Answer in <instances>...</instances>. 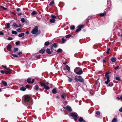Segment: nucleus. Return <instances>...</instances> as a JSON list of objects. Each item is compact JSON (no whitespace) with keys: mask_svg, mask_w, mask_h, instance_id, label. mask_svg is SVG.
Returning a JSON list of instances; mask_svg holds the SVG:
<instances>
[{"mask_svg":"<svg viewBox=\"0 0 122 122\" xmlns=\"http://www.w3.org/2000/svg\"><path fill=\"white\" fill-rule=\"evenodd\" d=\"M62 51V50L61 49H59L57 51L58 52H61Z\"/></svg>","mask_w":122,"mask_h":122,"instance_id":"37","label":"nucleus"},{"mask_svg":"<svg viewBox=\"0 0 122 122\" xmlns=\"http://www.w3.org/2000/svg\"><path fill=\"white\" fill-rule=\"evenodd\" d=\"M38 27L37 26H36L35 28L33 29L31 31L32 34L39 35L41 33V31L39 30H38Z\"/></svg>","mask_w":122,"mask_h":122,"instance_id":"3","label":"nucleus"},{"mask_svg":"<svg viewBox=\"0 0 122 122\" xmlns=\"http://www.w3.org/2000/svg\"><path fill=\"white\" fill-rule=\"evenodd\" d=\"M78 121L80 122H86L81 117H80L78 119Z\"/></svg>","mask_w":122,"mask_h":122,"instance_id":"11","label":"nucleus"},{"mask_svg":"<svg viewBox=\"0 0 122 122\" xmlns=\"http://www.w3.org/2000/svg\"><path fill=\"white\" fill-rule=\"evenodd\" d=\"M26 33L27 35H28L29 34V32L28 31H27L26 32Z\"/></svg>","mask_w":122,"mask_h":122,"instance_id":"64","label":"nucleus"},{"mask_svg":"<svg viewBox=\"0 0 122 122\" xmlns=\"http://www.w3.org/2000/svg\"><path fill=\"white\" fill-rule=\"evenodd\" d=\"M26 89V88H25L24 87H21L20 89V90L22 91H25Z\"/></svg>","mask_w":122,"mask_h":122,"instance_id":"28","label":"nucleus"},{"mask_svg":"<svg viewBox=\"0 0 122 122\" xmlns=\"http://www.w3.org/2000/svg\"><path fill=\"white\" fill-rule=\"evenodd\" d=\"M1 7L3 9L5 10L6 9V8L4 7L3 6H1Z\"/></svg>","mask_w":122,"mask_h":122,"instance_id":"55","label":"nucleus"},{"mask_svg":"<svg viewBox=\"0 0 122 122\" xmlns=\"http://www.w3.org/2000/svg\"><path fill=\"white\" fill-rule=\"evenodd\" d=\"M50 21L51 23H54L55 21V20L54 19H51L50 20Z\"/></svg>","mask_w":122,"mask_h":122,"instance_id":"32","label":"nucleus"},{"mask_svg":"<svg viewBox=\"0 0 122 122\" xmlns=\"http://www.w3.org/2000/svg\"><path fill=\"white\" fill-rule=\"evenodd\" d=\"M64 108L67 110L68 111L71 112L72 111L71 108L69 106H67L66 107H64Z\"/></svg>","mask_w":122,"mask_h":122,"instance_id":"9","label":"nucleus"},{"mask_svg":"<svg viewBox=\"0 0 122 122\" xmlns=\"http://www.w3.org/2000/svg\"><path fill=\"white\" fill-rule=\"evenodd\" d=\"M66 67L67 70L68 71H70V68L69 66L68 65H66Z\"/></svg>","mask_w":122,"mask_h":122,"instance_id":"18","label":"nucleus"},{"mask_svg":"<svg viewBox=\"0 0 122 122\" xmlns=\"http://www.w3.org/2000/svg\"><path fill=\"white\" fill-rule=\"evenodd\" d=\"M35 80L34 79H33L32 80V81H31V83H33L34 82Z\"/></svg>","mask_w":122,"mask_h":122,"instance_id":"58","label":"nucleus"},{"mask_svg":"<svg viewBox=\"0 0 122 122\" xmlns=\"http://www.w3.org/2000/svg\"><path fill=\"white\" fill-rule=\"evenodd\" d=\"M77 76L79 78V81L81 82H84V79L82 78L81 76Z\"/></svg>","mask_w":122,"mask_h":122,"instance_id":"10","label":"nucleus"},{"mask_svg":"<svg viewBox=\"0 0 122 122\" xmlns=\"http://www.w3.org/2000/svg\"><path fill=\"white\" fill-rule=\"evenodd\" d=\"M66 97V95L65 94L62 95L61 96V97L63 99H65Z\"/></svg>","mask_w":122,"mask_h":122,"instance_id":"23","label":"nucleus"},{"mask_svg":"<svg viewBox=\"0 0 122 122\" xmlns=\"http://www.w3.org/2000/svg\"><path fill=\"white\" fill-rule=\"evenodd\" d=\"M120 68V67L119 66H117L116 67L114 68V69L115 70H117V69H118L119 68Z\"/></svg>","mask_w":122,"mask_h":122,"instance_id":"49","label":"nucleus"},{"mask_svg":"<svg viewBox=\"0 0 122 122\" xmlns=\"http://www.w3.org/2000/svg\"><path fill=\"white\" fill-rule=\"evenodd\" d=\"M7 39L9 40H11L13 39V38L11 37H9Z\"/></svg>","mask_w":122,"mask_h":122,"instance_id":"50","label":"nucleus"},{"mask_svg":"<svg viewBox=\"0 0 122 122\" xmlns=\"http://www.w3.org/2000/svg\"><path fill=\"white\" fill-rule=\"evenodd\" d=\"M10 24L9 23H8L7 24L6 27L7 28L9 29L10 28Z\"/></svg>","mask_w":122,"mask_h":122,"instance_id":"38","label":"nucleus"},{"mask_svg":"<svg viewBox=\"0 0 122 122\" xmlns=\"http://www.w3.org/2000/svg\"><path fill=\"white\" fill-rule=\"evenodd\" d=\"M34 89L36 91H38L39 89V87L37 85H36L35 86Z\"/></svg>","mask_w":122,"mask_h":122,"instance_id":"15","label":"nucleus"},{"mask_svg":"<svg viewBox=\"0 0 122 122\" xmlns=\"http://www.w3.org/2000/svg\"><path fill=\"white\" fill-rule=\"evenodd\" d=\"M22 51H20L18 53V55H21L22 54Z\"/></svg>","mask_w":122,"mask_h":122,"instance_id":"57","label":"nucleus"},{"mask_svg":"<svg viewBox=\"0 0 122 122\" xmlns=\"http://www.w3.org/2000/svg\"><path fill=\"white\" fill-rule=\"evenodd\" d=\"M21 22L22 23H24L25 21V20L24 18H23L21 19Z\"/></svg>","mask_w":122,"mask_h":122,"instance_id":"47","label":"nucleus"},{"mask_svg":"<svg viewBox=\"0 0 122 122\" xmlns=\"http://www.w3.org/2000/svg\"><path fill=\"white\" fill-rule=\"evenodd\" d=\"M11 70L10 69V70H7V71H5V74H10L11 73Z\"/></svg>","mask_w":122,"mask_h":122,"instance_id":"13","label":"nucleus"},{"mask_svg":"<svg viewBox=\"0 0 122 122\" xmlns=\"http://www.w3.org/2000/svg\"><path fill=\"white\" fill-rule=\"evenodd\" d=\"M116 60V58L114 57H112L111 59V61L113 62H115Z\"/></svg>","mask_w":122,"mask_h":122,"instance_id":"24","label":"nucleus"},{"mask_svg":"<svg viewBox=\"0 0 122 122\" xmlns=\"http://www.w3.org/2000/svg\"><path fill=\"white\" fill-rule=\"evenodd\" d=\"M41 56L40 55H38L36 56H35V59H38V58H41Z\"/></svg>","mask_w":122,"mask_h":122,"instance_id":"26","label":"nucleus"},{"mask_svg":"<svg viewBox=\"0 0 122 122\" xmlns=\"http://www.w3.org/2000/svg\"><path fill=\"white\" fill-rule=\"evenodd\" d=\"M45 51V49H42L39 51V52L40 53L43 54L44 53Z\"/></svg>","mask_w":122,"mask_h":122,"instance_id":"16","label":"nucleus"},{"mask_svg":"<svg viewBox=\"0 0 122 122\" xmlns=\"http://www.w3.org/2000/svg\"><path fill=\"white\" fill-rule=\"evenodd\" d=\"M119 110L120 112H122V107H121Z\"/></svg>","mask_w":122,"mask_h":122,"instance_id":"59","label":"nucleus"},{"mask_svg":"<svg viewBox=\"0 0 122 122\" xmlns=\"http://www.w3.org/2000/svg\"><path fill=\"white\" fill-rule=\"evenodd\" d=\"M115 79L116 80L118 81L120 80V77H116Z\"/></svg>","mask_w":122,"mask_h":122,"instance_id":"46","label":"nucleus"},{"mask_svg":"<svg viewBox=\"0 0 122 122\" xmlns=\"http://www.w3.org/2000/svg\"><path fill=\"white\" fill-rule=\"evenodd\" d=\"M4 68L7 70H10V69L9 67H7L6 66H4L3 65L2 66Z\"/></svg>","mask_w":122,"mask_h":122,"instance_id":"21","label":"nucleus"},{"mask_svg":"<svg viewBox=\"0 0 122 122\" xmlns=\"http://www.w3.org/2000/svg\"><path fill=\"white\" fill-rule=\"evenodd\" d=\"M2 82L5 86H7V83L5 81H2Z\"/></svg>","mask_w":122,"mask_h":122,"instance_id":"27","label":"nucleus"},{"mask_svg":"<svg viewBox=\"0 0 122 122\" xmlns=\"http://www.w3.org/2000/svg\"><path fill=\"white\" fill-rule=\"evenodd\" d=\"M13 25L14 26H17L18 27H19V26L17 25L15 23H14L13 24Z\"/></svg>","mask_w":122,"mask_h":122,"instance_id":"51","label":"nucleus"},{"mask_svg":"<svg viewBox=\"0 0 122 122\" xmlns=\"http://www.w3.org/2000/svg\"><path fill=\"white\" fill-rule=\"evenodd\" d=\"M25 34L24 33H21L19 34L18 35V36L20 37H21L24 36Z\"/></svg>","mask_w":122,"mask_h":122,"instance_id":"22","label":"nucleus"},{"mask_svg":"<svg viewBox=\"0 0 122 122\" xmlns=\"http://www.w3.org/2000/svg\"><path fill=\"white\" fill-rule=\"evenodd\" d=\"M20 41H18L15 42V44L17 45H19L20 44Z\"/></svg>","mask_w":122,"mask_h":122,"instance_id":"48","label":"nucleus"},{"mask_svg":"<svg viewBox=\"0 0 122 122\" xmlns=\"http://www.w3.org/2000/svg\"><path fill=\"white\" fill-rule=\"evenodd\" d=\"M39 83L41 86H44V88L46 90H48L50 89V87L48 86L49 84L48 82L46 83L42 81H40Z\"/></svg>","mask_w":122,"mask_h":122,"instance_id":"4","label":"nucleus"},{"mask_svg":"<svg viewBox=\"0 0 122 122\" xmlns=\"http://www.w3.org/2000/svg\"><path fill=\"white\" fill-rule=\"evenodd\" d=\"M21 28H20L17 29V30L18 32H20L21 31Z\"/></svg>","mask_w":122,"mask_h":122,"instance_id":"44","label":"nucleus"},{"mask_svg":"<svg viewBox=\"0 0 122 122\" xmlns=\"http://www.w3.org/2000/svg\"><path fill=\"white\" fill-rule=\"evenodd\" d=\"M110 73H111V72L108 71L106 72L105 75V76L107 79V81H105V83L107 85V87L110 86V84H108V83L110 81L109 79L110 77L109 75V74Z\"/></svg>","mask_w":122,"mask_h":122,"instance_id":"2","label":"nucleus"},{"mask_svg":"<svg viewBox=\"0 0 122 122\" xmlns=\"http://www.w3.org/2000/svg\"><path fill=\"white\" fill-rule=\"evenodd\" d=\"M84 25H78V28L76 30V32H78L79 31H80L81 29L84 28Z\"/></svg>","mask_w":122,"mask_h":122,"instance_id":"6","label":"nucleus"},{"mask_svg":"<svg viewBox=\"0 0 122 122\" xmlns=\"http://www.w3.org/2000/svg\"><path fill=\"white\" fill-rule=\"evenodd\" d=\"M37 14V12L35 11H33L31 13V15H34Z\"/></svg>","mask_w":122,"mask_h":122,"instance_id":"19","label":"nucleus"},{"mask_svg":"<svg viewBox=\"0 0 122 122\" xmlns=\"http://www.w3.org/2000/svg\"><path fill=\"white\" fill-rule=\"evenodd\" d=\"M74 72L78 75H81L82 74L83 72L82 69L79 67H77L74 70Z\"/></svg>","mask_w":122,"mask_h":122,"instance_id":"5","label":"nucleus"},{"mask_svg":"<svg viewBox=\"0 0 122 122\" xmlns=\"http://www.w3.org/2000/svg\"><path fill=\"white\" fill-rule=\"evenodd\" d=\"M0 72L2 74H4L5 73V71H4L3 70L0 71Z\"/></svg>","mask_w":122,"mask_h":122,"instance_id":"54","label":"nucleus"},{"mask_svg":"<svg viewBox=\"0 0 122 122\" xmlns=\"http://www.w3.org/2000/svg\"><path fill=\"white\" fill-rule=\"evenodd\" d=\"M11 46L10 45L8 44L7 46V50L9 51H10L11 50Z\"/></svg>","mask_w":122,"mask_h":122,"instance_id":"12","label":"nucleus"},{"mask_svg":"<svg viewBox=\"0 0 122 122\" xmlns=\"http://www.w3.org/2000/svg\"><path fill=\"white\" fill-rule=\"evenodd\" d=\"M109 3H107V7H108V8H110V7H111V5H110V7H109L108 6V5H109Z\"/></svg>","mask_w":122,"mask_h":122,"instance_id":"61","label":"nucleus"},{"mask_svg":"<svg viewBox=\"0 0 122 122\" xmlns=\"http://www.w3.org/2000/svg\"><path fill=\"white\" fill-rule=\"evenodd\" d=\"M51 17L52 18V19H54L56 18V16L55 15H51Z\"/></svg>","mask_w":122,"mask_h":122,"instance_id":"43","label":"nucleus"},{"mask_svg":"<svg viewBox=\"0 0 122 122\" xmlns=\"http://www.w3.org/2000/svg\"><path fill=\"white\" fill-rule=\"evenodd\" d=\"M62 43H65L66 41V40L63 38H62Z\"/></svg>","mask_w":122,"mask_h":122,"instance_id":"29","label":"nucleus"},{"mask_svg":"<svg viewBox=\"0 0 122 122\" xmlns=\"http://www.w3.org/2000/svg\"><path fill=\"white\" fill-rule=\"evenodd\" d=\"M74 79L76 81H79L78 79L77 78L75 77L74 78Z\"/></svg>","mask_w":122,"mask_h":122,"instance_id":"56","label":"nucleus"},{"mask_svg":"<svg viewBox=\"0 0 122 122\" xmlns=\"http://www.w3.org/2000/svg\"><path fill=\"white\" fill-rule=\"evenodd\" d=\"M24 100L25 105H28L29 106L28 107V108L30 107V106L32 105L33 104L32 100L30 99V97L27 95L25 96Z\"/></svg>","mask_w":122,"mask_h":122,"instance_id":"1","label":"nucleus"},{"mask_svg":"<svg viewBox=\"0 0 122 122\" xmlns=\"http://www.w3.org/2000/svg\"><path fill=\"white\" fill-rule=\"evenodd\" d=\"M54 3V1H51L49 5L50 6L52 5Z\"/></svg>","mask_w":122,"mask_h":122,"instance_id":"42","label":"nucleus"},{"mask_svg":"<svg viewBox=\"0 0 122 122\" xmlns=\"http://www.w3.org/2000/svg\"><path fill=\"white\" fill-rule=\"evenodd\" d=\"M117 121V119L114 117L113 118V119L112 120V122H116Z\"/></svg>","mask_w":122,"mask_h":122,"instance_id":"31","label":"nucleus"},{"mask_svg":"<svg viewBox=\"0 0 122 122\" xmlns=\"http://www.w3.org/2000/svg\"><path fill=\"white\" fill-rule=\"evenodd\" d=\"M96 114L98 115H99L100 114V112L98 111H97L96 112Z\"/></svg>","mask_w":122,"mask_h":122,"instance_id":"52","label":"nucleus"},{"mask_svg":"<svg viewBox=\"0 0 122 122\" xmlns=\"http://www.w3.org/2000/svg\"><path fill=\"white\" fill-rule=\"evenodd\" d=\"M57 47V45L56 43H54L52 45L51 47V48H53V47H54L55 48H56Z\"/></svg>","mask_w":122,"mask_h":122,"instance_id":"17","label":"nucleus"},{"mask_svg":"<svg viewBox=\"0 0 122 122\" xmlns=\"http://www.w3.org/2000/svg\"><path fill=\"white\" fill-rule=\"evenodd\" d=\"M106 14L105 12H104L103 13H101L99 14L101 16H103L105 15Z\"/></svg>","mask_w":122,"mask_h":122,"instance_id":"25","label":"nucleus"},{"mask_svg":"<svg viewBox=\"0 0 122 122\" xmlns=\"http://www.w3.org/2000/svg\"><path fill=\"white\" fill-rule=\"evenodd\" d=\"M71 97H72V99H73L76 98L77 95L76 94H73L71 95Z\"/></svg>","mask_w":122,"mask_h":122,"instance_id":"14","label":"nucleus"},{"mask_svg":"<svg viewBox=\"0 0 122 122\" xmlns=\"http://www.w3.org/2000/svg\"><path fill=\"white\" fill-rule=\"evenodd\" d=\"M70 115L71 117H74L73 119L75 120V121L77 120L78 119L77 117L78 116L77 115H75L74 113H72L70 114Z\"/></svg>","mask_w":122,"mask_h":122,"instance_id":"7","label":"nucleus"},{"mask_svg":"<svg viewBox=\"0 0 122 122\" xmlns=\"http://www.w3.org/2000/svg\"><path fill=\"white\" fill-rule=\"evenodd\" d=\"M22 13H21L19 14H18V16H20L21 15H22Z\"/></svg>","mask_w":122,"mask_h":122,"instance_id":"62","label":"nucleus"},{"mask_svg":"<svg viewBox=\"0 0 122 122\" xmlns=\"http://www.w3.org/2000/svg\"><path fill=\"white\" fill-rule=\"evenodd\" d=\"M71 36V35L70 34L67 35L66 36V38H69Z\"/></svg>","mask_w":122,"mask_h":122,"instance_id":"45","label":"nucleus"},{"mask_svg":"<svg viewBox=\"0 0 122 122\" xmlns=\"http://www.w3.org/2000/svg\"><path fill=\"white\" fill-rule=\"evenodd\" d=\"M25 87L26 88H29V85H27L25 86Z\"/></svg>","mask_w":122,"mask_h":122,"instance_id":"63","label":"nucleus"},{"mask_svg":"<svg viewBox=\"0 0 122 122\" xmlns=\"http://www.w3.org/2000/svg\"><path fill=\"white\" fill-rule=\"evenodd\" d=\"M95 85H98V87H99L100 86V83L98 82L97 81L96 82H95Z\"/></svg>","mask_w":122,"mask_h":122,"instance_id":"40","label":"nucleus"},{"mask_svg":"<svg viewBox=\"0 0 122 122\" xmlns=\"http://www.w3.org/2000/svg\"><path fill=\"white\" fill-rule=\"evenodd\" d=\"M13 51L14 52L17 51H18V49L17 48H15L14 49Z\"/></svg>","mask_w":122,"mask_h":122,"instance_id":"36","label":"nucleus"},{"mask_svg":"<svg viewBox=\"0 0 122 122\" xmlns=\"http://www.w3.org/2000/svg\"><path fill=\"white\" fill-rule=\"evenodd\" d=\"M11 55L14 57H18V56L16 55V54H11Z\"/></svg>","mask_w":122,"mask_h":122,"instance_id":"34","label":"nucleus"},{"mask_svg":"<svg viewBox=\"0 0 122 122\" xmlns=\"http://www.w3.org/2000/svg\"><path fill=\"white\" fill-rule=\"evenodd\" d=\"M12 33L13 34L16 35L17 34V32L16 31H12Z\"/></svg>","mask_w":122,"mask_h":122,"instance_id":"33","label":"nucleus"},{"mask_svg":"<svg viewBox=\"0 0 122 122\" xmlns=\"http://www.w3.org/2000/svg\"><path fill=\"white\" fill-rule=\"evenodd\" d=\"M57 91L56 89L55 88H54L52 90V93L54 94H56L57 93Z\"/></svg>","mask_w":122,"mask_h":122,"instance_id":"20","label":"nucleus"},{"mask_svg":"<svg viewBox=\"0 0 122 122\" xmlns=\"http://www.w3.org/2000/svg\"><path fill=\"white\" fill-rule=\"evenodd\" d=\"M31 79L30 78H28L27 80V81L29 83H30Z\"/></svg>","mask_w":122,"mask_h":122,"instance_id":"39","label":"nucleus"},{"mask_svg":"<svg viewBox=\"0 0 122 122\" xmlns=\"http://www.w3.org/2000/svg\"><path fill=\"white\" fill-rule=\"evenodd\" d=\"M68 81L69 82H71L73 80V79H72V78H70V77H68Z\"/></svg>","mask_w":122,"mask_h":122,"instance_id":"30","label":"nucleus"},{"mask_svg":"<svg viewBox=\"0 0 122 122\" xmlns=\"http://www.w3.org/2000/svg\"><path fill=\"white\" fill-rule=\"evenodd\" d=\"M49 41L46 42L45 43V45L46 46H47L49 44Z\"/></svg>","mask_w":122,"mask_h":122,"instance_id":"35","label":"nucleus"},{"mask_svg":"<svg viewBox=\"0 0 122 122\" xmlns=\"http://www.w3.org/2000/svg\"><path fill=\"white\" fill-rule=\"evenodd\" d=\"M16 10L17 11H19L20 10V9L19 8H17L16 9Z\"/></svg>","mask_w":122,"mask_h":122,"instance_id":"60","label":"nucleus"},{"mask_svg":"<svg viewBox=\"0 0 122 122\" xmlns=\"http://www.w3.org/2000/svg\"><path fill=\"white\" fill-rule=\"evenodd\" d=\"M75 28V26L74 25L71 26L70 27V28L71 30H74Z\"/></svg>","mask_w":122,"mask_h":122,"instance_id":"41","label":"nucleus"},{"mask_svg":"<svg viewBox=\"0 0 122 122\" xmlns=\"http://www.w3.org/2000/svg\"><path fill=\"white\" fill-rule=\"evenodd\" d=\"M52 49L53 48H51V50L49 48H47L46 50V52L49 54H51L53 51Z\"/></svg>","mask_w":122,"mask_h":122,"instance_id":"8","label":"nucleus"},{"mask_svg":"<svg viewBox=\"0 0 122 122\" xmlns=\"http://www.w3.org/2000/svg\"><path fill=\"white\" fill-rule=\"evenodd\" d=\"M4 33L2 31H0V35H3Z\"/></svg>","mask_w":122,"mask_h":122,"instance_id":"53","label":"nucleus"}]
</instances>
